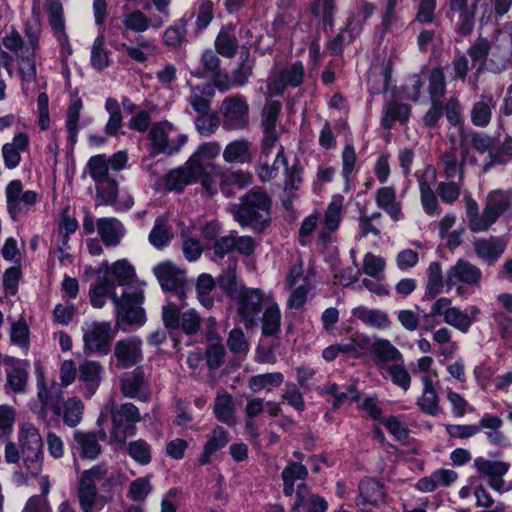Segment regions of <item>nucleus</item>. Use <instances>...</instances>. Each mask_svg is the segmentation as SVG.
<instances>
[{"label":"nucleus","mask_w":512,"mask_h":512,"mask_svg":"<svg viewBox=\"0 0 512 512\" xmlns=\"http://www.w3.org/2000/svg\"><path fill=\"white\" fill-rule=\"evenodd\" d=\"M491 50V43L487 38L479 37L468 49V55L473 63H479L476 74L484 70L485 61Z\"/></svg>","instance_id":"3c124183"},{"label":"nucleus","mask_w":512,"mask_h":512,"mask_svg":"<svg viewBox=\"0 0 512 512\" xmlns=\"http://www.w3.org/2000/svg\"><path fill=\"white\" fill-rule=\"evenodd\" d=\"M28 371L25 367L14 366L7 372L6 387L14 393H23L28 382Z\"/></svg>","instance_id":"052dcab7"},{"label":"nucleus","mask_w":512,"mask_h":512,"mask_svg":"<svg viewBox=\"0 0 512 512\" xmlns=\"http://www.w3.org/2000/svg\"><path fill=\"white\" fill-rule=\"evenodd\" d=\"M263 292L260 289H249L240 287V293L234 300H237V313L241 317L247 329L257 325V319L262 311Z\"/></svg>","instance_id":"9b49d317"},{"label":"nucleus","mask_w":512,"mask_h":512,"mask_svg":"<svg viewBox=\"0 0 512 512\" xmlns=\"http://www.w3.org/2000/svg\"><path fill=\"white\" fill-rule=\"evenodd\" d=\"M377 206L383 209L389 216L398 221L401 218V205L396 201V192L393 187H381L376 192Z\"/></svg>","instance_id":"72a5a7b5"},{"label":"nucleus","mask_w":512,"mask_h":512,"mask_svg":"<svg viewBox=\"0 0 512 512\" xmlns=\"http://www.w3.org/2000/svg\"><path fill=\"white\" fill-rule=\"evenodd\" d=\"M439 262H431L427 268V283L423 300H433L443 291L445 285Z\"/></svg>","instance_id":"f704fd0d"},{"label":"nucleus","mask_w":512,"mask_h":512,"mask_svg":"<svg viewBox=\"0 0 512 512\" xmlns=\"http://www.w3.org/2000/svg\"><path fill=\"white\" fill-rule=\"evenodd\" d=\"M202 69H198L193 75L197 78H205L213 75L220 69V59L210 49L205 50L201 56Z\"/></svg>","instance_id":"0e129e2a"},{"label":"nucleus","mask_w":512,"mask_h":512,"mask_svg":"<svg viewBox=\"0 0 512 512\" xmlns=\"http://www.w3.org/2000/svg\"><path fill=\"white\" fill-rule=\"evenodd\" d=\"M471 1L472 3L469 6L468 0H448L449 10L458 13L455 31L462 37L470 35L475 27L476 9L481 0Z\"/></svg>","instance_id":"dca6fc26"},{"label":"nucleus","mask_w":512,"mask_h":512,"mask_svg":"<svg viewBox=\"0 0 512 512\" xmlns=\"http://www.w3.org/2000/svg\"><path fill=\"white\" fill-rule=\"evenodd\" d=\"M410 114V105L398 102L396 100H391L384 107L381 124L385 129H390L395 121L405 125L410 118Z\"/></svg>","instance_id":"c85d7f7f"},{"label":"nucleus","mask_w":512,"mask_h":512,"mask_svg":"<svg viewBox=\"0 0 512 512\" xmlns=\"http://www.w3.org/2000/svg\"><path fill=\"white\" fill-rule=\"evenodd\" d=\"M281 314L277 305H272L266 308L263 313L262 322V335L264 337L278 338L280 332Z\"/></svg>","instance_id":"de8ad7c7"},{"label":"nucleus","mask_w":512,"mask_h":512,"mask_svg":"<svg viewBox=\"0 0 512 512\" xmlns=\"http://www.w3.org/2000/svg\"><path fill=\"white\" fill-rule=\"evenodd\" d=\"M469 146H472L477 152L483 154L493 151L494 139L484 133L479 132H465L461 130L459 137V150L461 155L460 160V179H463L464 168L467 156L469 154Z\"/></svg>","instance_id":"2eb2a0df"},{"label":"nucleus","mask_w":512,"mask_h":512,"mask_svg":"<svg viewBox=\"0 0 512 512\" xmlns=\"http://www.w3.org/2000/svg\"><path fill=\"white\" fill-rule=\"evenodd\" d=\"M197 132L205 137L214 134L221 124L220 116L215 111L198 114L194 120Z\"/></svg>","instance_id":"8fccbe9b"},{"label":"nucleus","mask_w":512,"mask_h":512,"mask_svg":"<svg viewBox=\"0 0 512 512\" xmlns=\"http://www.w3.org/2000/svg\"><path fill=\"white\" fill-rule=\"evenodd\" d=\"M255 60L250 57L249 49L243 46L240 51L238 68L232 72L235 86H244L253 73Z\"/></svg>","instance_id":"a19ab883"},{"label":"nucleus","mask_w":512,"mask_h":512,"mask_svg":"<svg viewBox=\"0 0 512 512\" xmlns=\"http://www.w3.org/2000/svg\"><path fill=\"white\" fill-rule=\"evenodd\" d=\"M102 366L97 361L86 360L79 367V379L94 391L99 384Z\"/></svg>","instance_id":"5fc2aeb1"},{"label":"nucleus","mask_w":512,"mask_h":512,"mask_svg":"<svg viewBox=\"0 0 512 512\" xmlns=\"http://www.w3.org/2000/svg\"><path fill=\"white\" fill-rule=\"evenodd\" d=\"M474 467L481 477L488 480V484L496 491L504 490L503 476L508 472L510 464L499 460H489L478 457L474 460Z\"/></svg>","instance_id":"f3484780"},{"label":"nucleus","mask_w":512,"mask_h":512,"mask_svg":"<svg viewBox=\"0 0 512 512\" xmlns=\"http://www.w3.org/2000/svg\"><path fill=\"white\" fill-rule=\"evenodd\" d=\"M228 442V432L223 427L217 426L204 446V450L198 459L199 464H209L211 462V455L226 446Z\"/></svg>","instance_id":"c9c22d12"},{"label":"nucleus","mask_w":512,"mask_h":512,"mask_svg":"<svg viewBox=\"0 0 512 512\" xmlns=\"http://www.w3.org/2000/svg\"><path fill=\"white\" fill-rule=\"evenodd\" d=\"M128 454L141 465H147L151 462V447L142 440L132 441L128 445Z\"/></svg>","instance_id":"774afa93"},{"label":"nucleus","mask_w":512,"mask_h":512,"mask_svg":"<svg viewBox=\"0 0 512 512\" xmlns=\"http://www.w3.org/2000/svg\"><path fill=\"white\" fill-rule=\"evenodd\" d=\"M283 381L284 376L281 372H273L252 376L248 385L253 392H259L269 386L279 387Z\"/></svg>","instance_id":"6e6d98bb"},{"label":"nucleus","mask_w":512,"mask_h":512,"mask_svg":"<svg viewBox=\"0 0 512 512\" xmlns=\"http://www.w3.org/2000/svg\"><path fill=\"white\" fill-rule=\"evenodd\" d=\"M422 380L424 383V390L422 397L418 400L417 404L424 413L435 416L441 412L438 394L429 377L425 376Z\"/></svg>","instance_id":"ea45409f"},{"label":"nucleus","mask_w":512,"mask_h":512,"mask_svg":"<svg viewBox=\"0 0 512 512\" xmlns=\"http://www.w3.org/2000/svg\"><path fill=\"white\" fill-rule=\"evenodd\" d=\"M282 104L279 101H267L261 111V127L263 137L261 140V155L269 156L272 148L279 140L276 124L281 113Z\"/></svg>","instance_id":"9d476101"},{"label":"nucleus","mask_w":512,"mask_h":512,"mask_svg":"<svg viewBox=\"0 0 512 512\" xmlns=\"http://www.w3.org/2000/svg\"><path fill=\"white\" fill-rule=\"evenodd\" d=\"M370 352L377 365L397 362L402 360L403 357L401 352L389 340L384 338L375 339L370 345Z\"/></svg>","instance_id":"bb28decb"},{"label":"nucleus","mask_w":512,"mask_h":512,"mask_svg":"<svg viewBox=\"0 0 512 512\" xmlns=\"http://www.w3.org/2000/svg\"><path fill=\"white\" fill-rule=\"evenodd\" d=\"M63 421L69 427L77 426L83 414V404L80 399L76 397L69 398L63 406Z\"/></svg>","instance_id":"bf43d9fd"},{"label":"nucleus","mask_w":512,"mask_h":512,"mask_svg":"<svg viewBox=\"0 0 512 512\" xmlns=\"http://www.w3.org/2000/svg\"><path fill=\"white\" fill-rule=\"evenodd\" d=\"M220 111L225 130H243L249 126V106L243 96L234 95L224 98Z\"/></svg>","instance_id":"1a4fd4ad"},{"label":"nucleus","mask_w":512,"mask_h":512,"mask_svg":"<svg viewBox=\"0 0 512 512\" xmlns=\"http://www.w3.org/2000/svg\"><path fill=\"white\" fill-rule=\"evenodd\" d=\"M252 142L246 138L234 140L226 145L223 159L227 163H251L253 160Z\"/></svg>","instance_id":"a878e982"},{"label":"nucleus","mask_w":512,"mask_h":512,"mask_svg":"<svg viewBox=\"0 0 512 512\" xmlns=\"http://www.w3.org/2000/svg\"><path fill=\"white\" fill-rule=\"evenodd\" d=\"M114 336L110 322H92L83 334L84 353L107 355L111 351Z\"/></svg>","instance_id":"6e6552de"},{"label":"nucleus","mask_w":512,"mask_h":512,"mask_svg":"<svg viewBox=\"0 0 512 512\" xmlns=\"http://www.w3.org/2000/svg\"><path fill=\"white\" fill-rule=\"evenodd\" d=\"M119 187L115 178L96 183V206H116Z\"/></svg>","instance_id":"4c0bfd02"},{"label":"nucleus","mask_w":512,"mask_h":512,"mask_svg":"<svg viewBox=\"0 0 512 512\" xmlns=\"http://www.w3.org/2000/svg\"><path fill=\"white\" fill-rule=\"evenodd\" d=\"M428 91L431 101H441L446 92V82L443 69L434 67L429 75Z\"/></svg>","instance_id":"864d4df0"},{"label":"nucleus","mask_w":512,"mask_h":512,"mask_svg":"<svg viewBox=\"0 0 512 512\" xmlns=\"http://www.w3.org/2000/svg\"><path fill=\"white\" fill-rule=\"evenodd\" d=\"M199 166H192L188 161L183 167L170 171L165 176V185L169 190L182 192L186 185L198 181Z\"/></svg>","instance_id":"5701e85b"},{"label":"nucleus","mask_w":512,"mask_h":512,"mask_svg":"<svg viewBox=\"0 0 512 512\" xmlns=\"http://www.w3.org/2000/svg\"><path fill=\"white\" fill-rule=\"evenodd\" d=\"M106 297H109L116 313V325H142L145 323V311L141 307L144 292L139 287L128 286L119 296L115 291V282L110 281L105 274H98L97 280L90 286L89 298L94 308H102Z\"/></svg>","instance_id":"f257e3e1"},{"label":"nucleus","mask_w":512,"mask_h":512,"mask_svg":"<svg viewBox=\"0 0 512 512\" xmlns=\"http://www.w3.org/2000/svg\"><path fill=\"white\" fill-rule=\"evenodd\" d=\"M145 385V374L142 367H136L132 372L125 373L121 377V392L130 398L138 397L142 401H147L149 395L142 393Z\"/></svg>","instance_id":"b1692460"},{"label":"nucleus","mask_w":512,"mask_h":512,"mask_svg":"<svg viewBox=\"0 0 512 512\" xmlns=\"http://www.w3.org/2000/svg\"><path fill=\"white\" fill-rule=\"evenodd\" d=\"M188 20L181 18L168 27L163 34V42L170 47H179L186 41Z\"/></svg>","instance_id":"09e8293b"},{"label":"nucleus","mask_w":512,"mask_h":512,"mask_svg":"<svg viewBox=\"0 0 512 512\" xmlns=\"http://www.w3.org/2000/svg\"><path fill=\"white\" fill-rule=\"evenodd\" d=\"M220 152V144L217 142H208L200 145L198 149L192 154V156L188 159V162L194 167H200V174L203 172V167H206L201 162L203 157L212 159L215 158Z\"/></svg>","instance_id":"680f3d73"},{"label":"nucleus","mask_w":512,"mask_h":512,"mask_svg":"<svg viewBox=\"0 0 512 512\" xmlns=\"http://www.w3.org/2000/svg\"><path fill=\"white\" fill-rule=\"evenodd\" d=\"M512 159V137L508 136L500 147H493L488 160L483 166V172L487 173L495 165H503Z\"/></svg>","instance_id":"c03bdc74"},{"label":"nucleus","mask_w":512,"mask_h":512,"mask_svg":"<svg viewBox=\"0 0 512 512\" xmlns=\"http://www.w3.org/2000/svg\"><path fill=\"white\" fill-rule=\"evenodd\" d=\"M236 267L237 260H230L227 269L224 270L217 279L220 289L232 299L236 298L240 293V287L238 286L236 276Z\"/></svg>","instance_id":"37998d69"},{"label":"nucleus","mask_w":512,"mask_h":512,"mask_svg":"<svg viewBox=\"0 0 512 512\" xmlns=\"http://www.w3.org/2000/svg\"><path fill=\"white\" fill-rule=\"evenodd\" d=\"M117 369H129L143 360L141 339L131 336L118 340L113 348Z\"/></svg>","instance_id":"f8f14e48"},{"label":"nucleus","mask_w":512,"mask_h":512,"mask_svg":"<svg viewBox=\"0 0 512 512\" xmlns=\"http://www.w3.org/2000/svg\"><path fill=\"white\" fill-rule=\"evenodd\" d=\"M29 137L26 133L16 134L10 143L2 147V156L4 164L8 169L16 168L21 161V153L28 150Z\"/></svg>","instance_id":"393cba45"},{"label":"nucleus","mask_w":512,"mask_h":512,"mask_svg":"<svg viewBox=\"0 0 512 512\" xmlns=\"http://www.w3.org/2000/svg\"><path fill=\"white\" fill-rule=\"evenodd\" d=\"M512 202V192L496 190L487 195L484 207V218L487 219L488 229L504 214Z\"/></svg>","instance_id":"412c9836"},{"label":"nucleus","mask_w":512,"mask_h":512,"mask_svg":"<svg viewBox=\"0 0 512 512\" xmlns=\"http://www.w3.org/2000/svg\"><path fill=\"white\" fill-rule=\"evenodd\" d=\"M482 280L481 269L465 259H459L446 273L445 283L451 288L456 284L479 287Z\"/></svg>","instance_id":"4468645a"},{"label":"nucleus","mask_w":512,"mask_h":512,"mask_svg":"<svg viewBox=\"0 0 512 512\" xmlns=\"http://www.w3.org/2000/svg\"><path fill=\"white\" fill-rule=\"evenodd\" d=\"M238 41L235 35L229 31L221 30L215 40V49L217 53L226 57L233 58L237 52Z\"/></svg>","instance_id":"603ef678"},{"label":"nucleus","mask_w":512,"mask_h":512,"mask_svg":"<svg viewBox=\"0 0 512 512\" xmlns=\"http://www.w3.org/2000/svg\"><path fill=\"white\" fill-rule=\"evenodd\" d=\"M358 490L359 496L356 499V505L361 512H368L365 510L366 505L378 506L384 502L386 497L384 484L372 477L361 480Z\"/></svg>","instance_id":"6ab92c4d"},{"label":"nucleus","mask_w":512,"mask_h":512,"mask_svg":"<svg viewBox=\"0 0 512 512\" xmlns=\"http://www.w3.org/2000/svg\"><path fill=\"white\" fill-rule=\"evenodd\" d=\"M104 274H111L114 281L120 286H128L136 276L135 268L126 259L117 260L109 265L108 262L102 264Z\"/></svg>","instance_id":"7c9ffc66"},{"label":"nucleus","mask_w":512,"mask_h":512,"mask_svg":"<svg viewBox=\"0 0 512 512\" xmlns=\"http://www.w3.org/2000/svg\"><path fill=\"white\" fill-rule=\"evenodd\" d=\"M99 235L107 246H116L122 236V225L115 218H101L97 221Z\"/></svg>","instance_id":"58836bf2"},{"label":"nucleus","mask_w":512,"mask_h":512,"mask_svg":"<svg viewBox=\"0 0 512 512\" xmlns=\"http://www.w3.org/2000/svg\"><path fill=\"white\" fill-rule=\"evenodd\" d=\"M104 36L99 35L92 46L91 65L98 71H102L109 65V51L104 49Z\"/></svg>","instance_id":"e2e57ef3"},{"label":"nucleus","mask_w":512,"mask_h":512,"mask_svg":"<svg viewBox=\"0 0 512 512\" xmlns=\"http://www.w3.org/2000/svg\"><path fill=\"white\" fill-rule=\"evenodd\" d=\"M392 63L389 60L383 66L372 67L368 72V90L371 95L386 92L391 80Z\"/></svg>","instance_id":"cd10ccee"},{"label":"nucleus","mask_w":512,"mask_h":512,"mask_svg":"<svg viewBox=\"0 0 512 512\" xmlns=\"http://www.w3.org/2000/svg\"><path fill=\"white\" fill-rule=\"evenodd\" d=\"M76 448L82 458L95 459L101 452V445L98 440L105 441L107 439L106 432L101 429L98 436L93 432L75 431L73 435Z\"/></svg>","instance_id":"4be33fe9"},{"label":"nucleus","mask_w":512,"mask_h":512,"mask_svg":"<svg viewBox=\"0 0 512 512\" xmlns=\"http://www.w3.org/2000/svg\"><path fill=\"white\" fill-rule=\"evenodd\" d=\"M272 199L261 187H253L233 205L234 219L242 226L249 227L255 233H261L271 224Z\"/></svg>","instance_id":"f03ea898"},{"label":"nucleus","mask_w":512,"mask_h":512,"mask_svg":"<svg viewBox=\"0 0 512 512\" xmlns=\"http://www.w3.org/2000/svg\"><path fill=\"white\" fill-rule=\"evenodd\" d=\"M465 210L468 218V227L472 232H484L488 230L487 219L484 218V211L480 214L477 202L471 198H465Z\"/></svg>","instance_id":"a18cd8bd"},{"label":"nucleus","mask_w":512,"mask_h":512,"mask_svg":"<svg viewBox=\"0 0 512 512\" xmlns=\"http://www.w3.org/2000/svg\"><path fill=\"white\" fill-rule=\"evenodd\" d=\"M108 474V467L105 463L95 465L81 473L77 498L82 512H94L97 509L101 496L98 494L96 482L109 479Z\"/></svg>","instance_id":"20e7f679"},{"label":"nucleus","mask_w":512,"mask_h":512,"mask_svg":"<svg viewBox=\"0 0 512 512\" xmlns=\"http://www.w3.org/2000/svg\"><path fill=\"white\" fill-rule=\"evenodd\" d=\"M495 106L496 102L492 95L482 94L471 109L472 123L477 127H486L491 121L492 109Z\"/></svg>","instance_id":"2f4dec72"},{"label":"nucleus","mask_w":512,"mask_h":512,"mask_svg":"<svg viewBox=\"0 0 512 512\" xmlns=\"http://www.w3.org/2000/svg\"><path fill=\"white\" fill-rule=\"evenodd\" d=\"M473 247L476 256L491 266L496 263L504 253L507 247V241L502 236H490L488 238L475 240Z\"/></svg>","instance_id":"aec40b11"},{"label":"nucleus","mask_w":512,"mask_h":512,"mask_svg":"<svg viewBox=\"0 0 512 512\" xmlns=\"http://www.w3.org/2000/svg\"><path fill=\"white\" fill-rule=\"evenodd\" d=\"M305 75V68L300 61L286 65L279 73L270 79L269 90L276 94H283L287 86L298 87L302 84Z\"/></svg>","instance_id":"a211bd4d"},{"label":"nucleus","mask_w":512,"mask_h":512,"mask_svg":"<svg viewBox=\"0 0 512 512\" xmlns=\"http://www.w3.org/2000/svg\"><path fill=\"white\" fill-rule=\"evenodd\" d=\"M308 469L299 462H288L287 466L282 470L281 478L283 481V493L287 497L293 496L295 482L297 480L305 481L308 478Z\"/></svg>","instance_id":"c756f323"},{"label":"nucleus","mask_w":512,"mask_h":512,"mask_svg":"<svg viewBox=\"0 0 512 512\" xmlns=\"http://www.w3.org/2000/svg\"><path fill=\"white\" fill-rule=\"evenodd\" d=\"M111 417L113 423L111 437L121 444L126 442L128 436L136 433L135 424L141 420L138 408L132 403L113 406Z\"/></svg>","instance_id":"423d86ee"},{"label":"nucleus","mask_w":512,"mask_h":512,"mask_svg":"<svg viewBox=\"0 0 512 512\" xmlns=\"http://www.w3.org/2000/svg\"><path fill=\"white\" fill-rule=\"evenodd\" d=\"M214 413L220 422L228 425H233L235 423V409L233 405V398L230 394L225 393L216 397Z\"/></svg>","instance_id":"49530a36"},{"label":"nucleus","mask_w":512,"mask_h":512,"mask_svg":"<svg viewBox=\"0 0 512 512\" xmlns=\"http://www.w3.org/2000/svg\"><path fill=\"white\" fill-rule=\"evenodd\" d=\"M439 160L443 165V175L446 179H452L458 173L460 175V162L454 149L439 151Z\"/></svg>","instance_id":"69168bd1"},{"label":"nucleus","mask_w":512,"mask_h":512,"mask_svg":"<svg viewBox=\"0 0 512 512\" xmlns=\"http://www.w3.org/2000/svg\"><path fill=\"white\" fill-rule=\"evenodd\" d=\"M220 177L219 168L215 165L208 164L203 167V172L199 174L198 180L201 181L203 188L210 195H214L218 191V179Z\"/></svg>","instance_id":"338daca9"},{"label":"nucleus","mask_w":512,"mask_h":512,"mask_svg":"<svg viewBox=\"0 0 512 512\" xmlns=\"http://www.w3.org/2000/svg\"><path fill=\"white\" fill-rule=\"evenodd\" d=\"M49 23L52 29L58 33V40L63 49L70 55L72 49L68 42V36L65 33V22L63 19V7L59 1L53 0L49 4Z\"/></svg>","instance_id":"473e14b6"},{"label":"nucleus","mask_w":512,"mask_h":512,"mask_svg":"<svg viewBox=\"0 0 512 512\" xmlns=\"http://www.w3.org/2000/svg\"><path fill=\"white\" fill-rule=\"evenodd\" d=\"M171 238V226L168 223V218L165 215L157 217L149 234V242L154 247L160 249L165 247Z\"/></svg>","instance_id":"79ce46f5"},{"label":"nucleus","mask_w":512,"mask_h":512,"mask_svg":"<svg viewBox=\"0 0 512 512\" xmlns=\"http://www.w3.org/2000/svg\"><path fill=\"white\" fill-rule=\"evenodd\" d=\"M151 146L156 153L172 155L186 143L187 135L177 133L176 127L168 121L155 123L148 134Z\"/></svg>","instance_id":"39448f33"},{"label":"nucleus","mask_w":512,"mask_h":512,"mask_svg":"<svg viewBox=\"0 0 512 512\" xmlns=\"http://www.w3.org/2000/svg\"><path fill=\"white\" fill-rule=\"evenodd\" d=\"M153 272L158 279L161 288L166 292L173 293L180 300V305H185L186 297V274L185 271L170 261L156 265Z\"/></svg>","instance_id":"0eeeda50"},{"label":"nucleus","mask_w":512,"mask_h":512,"mask_svg":"<svg viewBox=\"0 0 512 512\" xmlns=\"http://www.w3.org/2000/svg\"><path fill=\"white\" fill-rule=\"evenodd\" d=\"M352 315L366 325L378 329H386L391 325V320L387 313L378 309H368L364 306H359L352 310Z\"/></svg>","instance_id":"e433bc0d"},{"label":"nucleus","mask_w":512,"mask_h":512,"mask_svg":"<svg viewBox=\"0 0 512 512\" xmlns=\"http://www.w3.org/2000/svg\"><path fill=\"white\" fill-rule=\"evenodd\" d=\"M6 198L11 218L17 220L20 214L26 213L37 202V193L32 190L24 192L21 181L13 180L6 187Z\"/></svg>","instance_id":"ddd939ff"},{"label":"nucleus","mask_w":512,"mask_h":512,"mask_svg":"<svg viewBox=\"0 0 512 512\" xmlns=\"http://www.w3.org/2000/svg\"><path fill=\"white\" fill-rule=\"evenodd\" d=\"M87 169L95 183L112 178L109 174V164L105 155L92 156L87 163Z\"/></svg>","instance_id":"13d9d810"},{"label":"nucleus","mask_w":512,"mask_h":512,"mask_svg":"<svg viewBox=\"0 0 512 512\" xmlns=\"http://www.w3.org/2000/svg\"><path fill=\"white\" fill-rule=\"evenodd\" d=\"M19 443L26 473L37 477L43 467V441L39 430L31 423H24L20 429Z\"/></svg>","instance_id":"7ed1b4c3"},{"label":"nucleus","mask_w":512,"mask_h":512,"mask_svg":"<svg viewBox=\"0 0 512 512\" xmlns=\"http://www.w3.org/2000/svg\"><path fill=\"white\" fill-rule=\"evenodd\" d=\"M105 109L109 113V120L105 126V133L114 136L122 126V112L118 101L114 98H108L105 103Z\"/></svg>","instance_id":"4d7b16f0"}]
</instances>
